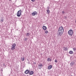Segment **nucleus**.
Instances as JSON below:
<instances>
[{"instance_id":"12","label":"nucleus","mask_w":76,"mask_h":76,"mask_svg":"<svg viewBox=\"0 0 76 76\" xmlns=\"http://www.w3.org/2000/svg\"><path fill=\"white\" fill-rule=\"evenodd\" d=\"M30 75H33V74H34V71H31L30 72V73H29Z\"/></svg>"},{"instance_id":"6","label":"nucleus","mask_w":76,"mask_h":76,"mask_svg":"<svg viewBox=\"0 0 76 76\" xmlns=\"http://www.w3.org/2000/svg\"><path fill=\"white\" fill-rule=\"evenodd\" d=\"M52 68V66L51 65H49L48 66V70H50Z\"/></svg>"},{"instance_id":"13","label":"nucleus","mask_w":76,"mask_h":76,"mask_svg":"<svg viewBox=\"0 0 76 76\" xmlns=\"http://www.w3.org/2000/svg\"><path fill=\"white\" fill-rule=\"evenodd\" d=\"M69 53L70 54H73V52L72 50H70L69 52Z\"/></svg>"},{"instance_id":"22","label":"nucleus","mask_w":76,"mask_h":76,"mask_svg":"<svg viewBox=\"0 0 76 76\" xmlns=\"http://www.w3.org/2000/svg\"><path fill=\"white\" fill-rule=\"evenodd\" d=\"M73 50L74 51H76V48H73Z\"/></svg>"},{"instance_id":"28","label":"nucleus","mask_w":76,"mask_h":76,"mask_svg":"<svg viewBox=\"0 0 76 76\" xmlns=\"http://www.w3.org/2000/svg\"><path fill=\"white\" fill-rule=\"evenodd\" d=\"M47 8H48V9H50V7H48Z\"/></svg>"},{"instance_id":"10","label":"nucleus","mask_w":76,"mask_h":76,"mask_svg":"<svg viewBox=\"0 0 76 76\" xmlns=\"http://www.w3.org/2000/svg\"><path fill=\"white\" fill-rule=\"evenodd\" d=\"M15 49V48H14L13 46H12V47L11 48V50L13 51V50H14Z\"/></svg>"},{"instance_id":"4","label":"nucleus","mask_w":76,"mask_h":76,"mask_svg":"<svg viewBox=\"0 0 76 76\" xmlns=\"http://www.w3.org/2000/svg\"><path fill=\"white\" fill-rule=\"evenodd\" d=\"M31 14L32 16H35V15H37V12H32Z\"/></svg>"},{"instance_id":"18","label":"nucleus","mask_w":76,"mask_h":76,"mask_svg":"<svg viewBox=\"0 0 76 76\" xmlns=\"http://www.w3.org/2000/svg\"><path fill=\"white\" fill-rule=\"evenodd\" d=\"M21 60H22V61H24V60H25V58H23V57L22 58H21Z\"/></svg>"},{"instance_id":"19","label":"nucleus","mask_w":76,"mask_h":76,"mask_svg":"<svg viewBox=\"0 0 76 76\" xmlns=\"http://www.w3.org/2000/svg\"><path fill=\"white\" fill-rule=\"evenodd\" d=\"M50 13V10H47V13Z\"/></svg>"},{"instance_id":"3","label":"nucleus","mask_w":76,"mask_h":76,"mask_svg":"<svg viewBox=\"0 0 76 76\" xmlns=\"http://www.w3.org/2000/svg\"><path fill=\"white\" fill-rule=\"evenodd\" d=\"M21 12H22V10H20L17 13V15L18 17H20V16L21 15Z\"/></svg>"},{"instance_id":"21","label":"nucleus","mask_w":76,"mask_h":76,"mask_svg":"<svg viewBox=\"0 0 76 76\" xmlns=\"http://www.w3.org/2000/svg\"><path fill=\"white\" fill-rule=\"evenodd\" d=\"M1 22H3V18H1Z\"/></svg>"},{"instance_id":"7","label":"nucleus","mask_w":76,"mask_h":76,"mask_svg":"<svg viewBox=\"0 0 76 76\" xmlns=\"http://www.w3.org/2000/svg\"><path fill=\"white\" fill-rule=\"evenodd\" d=\"M47 61H52V60H51V59L50 58H48Z\"/></svg>"},{"instance_id":"24","label":"nucleus","mask_w":76,"mask_h":76,"mask_svg":"<svg viewBox=\"0 0 76 76\" xmlns=\"http://www.w3.org/2000/svg\"><path fill=\"white\" fill-rule=\"evenodd\" d=\"M45 34H48V31H45Z\"/></svg>"},{"instance_id":"26","label":"nucleus","mask_w":76,"mask_h":76,"mask_svg":"<svg viewBox=\"0 0 76 76\" xmlns=\"http://www.w3.org/2000/svg\"><path fill=\"white\" fill-rule=\"evenodd\" d=\"M62 14H64V12L62 11Z\"/></svg>"},{"instance_id":"27","label":"nucleus","mask_w":76,"mask_h":76,"mask_svg":"<svg viewBox=\"0 0 76 76\" xmlns=\"http://www.w3.org/2000/svg\"><path fill=\"white\" fill-rule=\"evenodd\" d=\"M31 1H33V2H35V0H31Z\"/></svg>"},{"instance_id":"20","label":"nucleus","mask_w":76,"mask_h":76,"mask_svg":"<svg viewBox=\"0 0 76 76\" xmlns=\"http://www.w3.org/2000/svg\"><path fill=\"white\" fill-rule=\"evenodd\" d=\"M27 40H28V38H25L24 39V41H27Z\"/></svg>"},{"instance_id":"8","label":"nucleus","mask_w":76,"mask_h":76,"mask_svg":"<svg viewBox=\"0 0 76 76\" xmlns=\"http://www.w3.org/2000/svg\"><path fill=\"white\" fill-rule=\"evenodd\" d=\"M74 64L75 63H74V62H72L70 63V65L71 66H72L74 65Z\"/></svg>"},{"instance_id":"14","label":"nucleus","mask_w":76,"mask_h":76,"mask_svg":"<svg viewBox=\"0 0 76 76\" xmlns=\"http://www.w3.org/2000/svg\"><path fill=\"white\" fill-rule=\"evenodd\" d=\"M16 45L15 43L13 44L12 45V46H13L14 48H15V47H16Z\"/></svg>"},{"instance_id":"15","label":"nucleus","mask_w":76,"mask_h":76,"mask_svg":"<svg viewBox=\"0 0 76 76\" xmlns=\"http://www.w3.org/2000/svg\"><path fill=\"white\" fill-rule=\"evenodd\" d=\"M30 35V33H28L26 34V36H29V35Z\"/></svg>"},{"instance_id":"2","label":"nucleus","mask_w":76,"mask_h":76,"mask_svg":"<svg viewBox=\"0 0 76 76\" xmlns=\"http://www.w3.org/2000/svg\"><path fill=\"white\" fill-rule=\"evenodd\" d=\"M68 34L70 36H72L73 35V31L72 30H70L68 31Z\"/></svg>"},{"instance_id":"1","label":"nucleus","mask_w":76,"mask_h":76,"mask_svg":"<svg viewBox=\"0 0 76 76\" xmlns=\"http://www.w3.org/2000/svg\"><path fill=\"white\" fill-rule=\"evenodd\" d=\"M64 31V29H63V28L62 27H60L58 32V35L61 36L63 33Z\"/></svg>"},{"instance_id":"17","label":"nucleus","mask_w":76,"mask_h":76,"mask_svg":"<svg viewBox=\"0 0 76 76\" xmlns=\"http://www.w3.org/2000/svg\"><path fill=\"white\" fill-rule=\"evenodd\" d=\"M38 68L39 69H41V68H42V67L41 66H39V65H38Z\"/></svg>"},{"instance_id":"25","label":"nucleus","mask_w":76,"mask_h":76,"mask_svg":"<svg viewBox=\"0 0 76 76\" xmlns=\"http://www.w3.org/2000/svg\"><path fill=\"white\" fill-rule=\"evenodd\" d=\"M55 63H57V60L56 59L55 60Z\"/></svg>"},{"instance_id":"29","label":"nucleus","mask_w":76,"mask_h":76,"mask_svg":"<svg viewBox=\"0 0 76 76\" xmlns=\"http://www.w3.org/2000/svg\"><path fill=\"white\" fill-rule=\"evenodd\" d=\"M9 0L10 1V0Z\"/></svg>"},{"instance_id":"23","label":"nucleus","mask_w":76,"mask_h":76,"mask_svg":"<svg viewBox=\"0 0 76 76\" xmlns=\"http://www.w3.org/2000/svg\"><path fill=\"white\" fill-rule=\"evenodd\" d=\"M63 49H64V51H66V50H67V48H63Z\"/></svg>"},{"instance_id":"5","label":"nucleus","mask_w":76,"mask_h":76,"mask_svg":"<svg viewBox=\"0 0 76 76\" xmlns=\"http://www.w3.org/2000/svg\"><path fill=\"white\" fill-rule=\"evenodd\" d=\"M25 73L26 74H28L29 73V70L28 69L26 70L25 72Z\"/></svg>"},{"instance_id":"16","label":"nucleus","mask_w":76,"mask_h":76,"mask_svg":"<svg viewBox=\"0 0 76 76\" xmlns=\"http://www.w3.org/2000/svg\"><path fill=\"white\" fill-rule=\"evenodd\" d=\"M39 66H41V67H42V66H43V65L42 64H39Z\"/></svg>"},{"instance_id":"11","label":"nucleus","mask_w":76,"mask_h":76,"mask_svg":"<svg viewBox=\"0 0 76 76\" xmlns=\"http://www.w3.org/2000/svg\"><path fill=\"white\" fill-rule=\"evenodd\" d=\"M15 49V48H14L13 46H12V47L11 48V50L13 51V50H14Z\"/></svg>"},{"instance_id":"9","label":"nucleus","mask_w":76,"mask_h":76,"mask_svg":"<svg viewBox=\"0 0 76 76\" xmlns=\"http://www.w3.org/2000/svg\"><path fill=\"white\" fill-rule=\"evenodd\" d=\"M42 28L44 30H46V29H47V27L45 26H43L42 27Z\"/></svg>"}]
</instances>
